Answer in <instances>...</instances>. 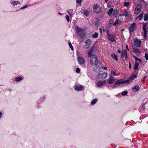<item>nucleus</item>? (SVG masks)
<instances>
[{
	"instance_id": "bb28decb",
	"label": "nucleus",
	"mask_w": 148,
	"mask_h": 148,
	"mask_svg": "<svg viewBox=\"0 0 148 148\" xmlns=\"http://www.w3.org/2000/svg\"><path fill=\"white\" fill-rule=\"evenodd\" d=\"M131 81L134 80V79L136 78V75H132L130 77H129Z\"/></svg>"
},
{
	"instance_id": "72a5a7b5",
	"label": "nucleus",
	"mask_w": 148,
	"mask_h": 148,
	"mask_svg": "<svg viewBox=\"0 0 148 148\" xmlns=\"http://www.w3.org/2000/svg\"><path fill=\"white\" fill-rule=\"evenodd\" d=\"M84 14L86 16H87L89 15V12L87 10H85L84 12Z\"/></svg>"
},
{
	"instance_id": "6ab92c4d",
	"label": "nucleus",
	"mask_w": 148,
	"mask_h": 148,
	"mask_svg": "<svg viewBox=\"0 0 148 148\" xmlns=\"http://www.w3.org/2000/svg\"><path fill=\"white\" fill-rule=\"evenodd\" d=\"M140 87L138 86H135L132 88V91L134 92L138 91Z\"/></svg>"
},
{
	"instance_id": "dca6fc26",
	"label": "nucleus",
	"mask_w": 148,
	"mask_h": 148,
	"mask_svg": "<svg viewBox=\"0 0 148 148\" xmlns=\"http://www.w3.org/2000/svg\"><path fill=\"white\" fill-rule=\"evenodd\" d=\"M115 78L114 77L110 76L109 78L108 84H111L114 83L115 81Z\"/></svg>"
},
{
	"instance_id": "2f4dec72",
	"label": "nucleus",
	"mask_w": 148,
	"mask_h": 148,
	"mask_svg": "<svg viewBox=\"0 0 148 148\" xmlns=\"http://www.w3.org/2000/svg\"><path fill=\"white\" fill-rule=\"evenodd\" d=\"M119 11L116 10H115L113 11V14L114 16H117L118 14L119 13Z\"/></svg>"
},
{
	"instance_id": "1a4fd4ad",
	"label": "nucleus",
	"mask_w": 148,
	"mask_h": 148,
	"mask_svg": "<svg viewBox=\"0 0 148 148\" xmlns=\"http://www.w3.org/2000/svg\"><path fill=\"white\" fill-rule=\"evenodd\" d=\"M91 40L89 39L86 40L85 42V45H84V48L86 49L88 48L90 46L91 43Z\"/></svg>"
},
{
	"instance_id": "f704fd0d",
	"label": "nucleus",
	"mask_w": 148,
	"mask_h": 148,
	"mask_svg": "<svg viewBox=\"0 0 148 148\" xmlns=\"http://www.w3.org/2000/svg\"><path fill=\"white\" fill-rule=\"evenodd\" d=\"M148 16L147 14H145L144 16V20L145 21H147L148 19Z\"/></svg>"
},
{
	"instance_id": "603ef678",
	"label": "nucleus",
	"mask_w": 148,
	"mask_h": 148,
	"mask_svg": "<svg viewBox=\"0 0 148 148\" xmlns=\"http://www.w3.org/2000/svg\"><path fill=\"white\" fill-rule=\"evenodd\" d=\"M117 52L119 53H121V51L120 50L118 49L117 50Z\"/></svg>"
},
{
	"instance_id": "bf43d9fd",
	"label": "nucleus",
	"mask_w": 148,
	"mask_h": 148,
	"mask_svg": "<svg viewBox=\"0 0 148 148\" xmlns=\"http://www.w3.org/2000/svg\"><path fill=\"white\" fill-rule=\"evenodd\" d=\"M140 2H143L144 1V0H139Z\"/></svg>"
},
{
	"instance_id": "79ce46f5",
	"label": "nucleus",
	"mask_w": 148,
	"mask_h": 148,
	"mask_svg": "<svg viewBox=\"0 0 148 148\" xmlns=\"http://www.w3.org/2000/svg\"><path fill=\"white\" fill-rule=\"evenodd\" d=\"M46 99V97L45 96H43L42 97H41L40 98V101H43L45 99Z\"/></svg>"
},
{
	"instance_id": "5701e85b",
	"label": "nucleus",
	"mask_w": 148,
	"mask_h": 148,
	"mask_svg": "<svg viewBox=\"0 0 148 148\" xmlns=\"http://www.w3.org/2000/svg\"><path fill=\"white\" fill-rule=\"evenodd\" d=\"M123 84V80L121 79L117 81L115 83V84L118 85Z\"/></svg>"
},
{
	"instance_id": "37998d69",
	"label": "nucleus",
	"mask_w": 148,
	"mask_h": 148,
	"mask_svg": "<svg viewBox=\"0 0 148 148\" xmlns=\"http://www.w3.org/2000/svg\"><path fill=\"white\" fill-rule=\"evenodd\" d=\"M27 5H24V6L21 7L20 8V9H23L26 8H27Z\"/></svg>"
},
{
	"instance_id": "6e6552de",
	"label": "nucleus",
	"mask_w": 148,
	"mask_h": 148,
	"mask_svg": "<svg viewBox=\"0 0 148 148\" xmlns=\"http://www.w3.org/2000/svg\"><path fill=\"white\" fill-rule=\"evenodd\" d=\"M77 60L79 64L80 65L83 64L85 63V59L82 57H78Z\"/></svg>"
},
{
	"instance_id": "473e14b6",
	"label": "nucleus",
	"mask_w": 148,
	"mask_h": 148,
	"mask_svg": "<svg viewBox=\"0 0 148 148\" xmlns=\"http://www.w3.org/2000/svg\"><path fill=\"white\" fill-rule=\"evenodd\" d=\"M143 14H140L138 16V18L140 21H141L143 18Z\"/></svg>"
},
{
	"instance_id": "3c124183",
	"label": "nucleus",
	"mask_w": 148,
	"mask_h": 148,
	"mask_svg": "<svg viewBox=\"0 0 148 148\" xmlns=\"http://www.w3.org/2000/svg\"><path fill=\"white\" fill-rule=\"evenodd\" d=\"M102 69H104V70H106L107 69V67H102Z\"/></svg>"
},
{
	"instance_id": "c9c22d12",
	"label": "nucleus",
	"mask_w": 148,
	"mask_h": 148,
	"mask_svg": "<svg viewBox=\"0 0 148 148\" xmlns=\"http://www.w3.org/2000/svg\"><path fill=\"white\" fill-rule=\"evenodd\" d=\"M119 20H116L114 23L113 24V25L114 26H116L117 24H119Z\"/></svg>"
},
{
	"instance_id": "f257e3e1",
	"label": "nucleus",
	"mask_w": 148,
	"mask_h": 148,
	"mask_svg": "<svg viewBox=\"0 0 148 148\" xmlns=\"http://www.w3.org/2000/svg\"><path fill=\"white\" fill-rule=\"evenodd\" d=\"M93 48H90L87 51L88 55L89 57L90 58V64L93 65H95L96 67L97 68L99 66L97 65L98 60L95 55L93 54L92 51Z\"/></svg>"
},
{
	"instance_id": "9b49d317",
	"label": "nucleus",
	"mask_w": 148,
	"mask_h": 148,
	"mask_svg": "<svg viewBox=\"0 0 148 148\" xmlns=\"http://www.w3.org/2000/svg\"><path fill=\"white\" fill-rule=\"evenodd\" d=\"M141 41L137 39L134 40V45L136 47H140L141 45Z\"/></svg>"
},
{
	"instance_id": "4468645a",
	"label": "nucleus",
	"mask_w": 148,
	"mask_h": 148,
	"mask_svg": "<svg viewBox=\"0 0 148 148\" xmlns=\"http://www.w3.org/2000/svg\"><path fill=\"white\" fill-rule=\"evenodd\" d=\"M105 81H98L96 85L98 87H101L102 86L105 85Z\"/></svg>"
},
{
	"instance_id": "4d7b16f0",
	"label": "nucleus",
	"mask_w": 148,
	"mask_h": 148,
	"mask_svg": "<svg viewBox=\"0 0 148 148\" xmlns=\"http://www.w3.org/2000/svg\"><path fill=\"white\" fill-rule=\"evenodd\" d=\"M145 103H144V104H143V106H142V108L143 109H145V106H144V105L145 104Z\"/></svg>"
},
{
	"instance_id": "aec40b11",
	"label": "nucleus",
	"mask_w": 148,
	"mask_h": 148,
	"mask_svg": "<svg viewBox=\"0 0 148 148\" xmlns=\"http://www.w3.org/2000/svg\"><path fill=\"white\" fill-rule=\"evenodd\" d=\"M23 79V78L21 76L17 77H16L14 79V81L16 82H20Z\"/></svg>"
},
{
	"instance_id": "39448f33",
	"label": "nucleus",
	"mask_w": 148,
	"mask_h": 148,
	"mask_svg": "<svg viewBox=\"0 0 148 148\" xmlns=\"http://www.w3.org/2000/svg\"><path fill=\"white\" fill-rule=\"evenodd\" d=\"M93 11L96 13H99L101 10V7L98 5H94L93 7Z\"/></svg>"
},
{
	"instance_id": "8fccbe9b",
	"label": "nucleus",
	"mask_w": 148,
	"mask_h": 148,
	"mask_svg": "<svg viewBox=\"0 0 148 148\" xmlns=\"http://www.w3.org/2000/svg\"><path fill=\"white\" fill-rule=\"evenodd\" d=\"M97 99H95L93 100L91 102H97Z\"/></svg>"
},
{
	"instance_id": "20e7f679",
	"label": "nucleus",
	"mask_w": 148,
	"mask_h": 148,
	"mask_svg": "<svg viewBox=\"0 0 148 148\" xmlns=\"http://www.w3.org/2000/svg\"><path fill=\"white\" fill-rule=\"evenodd\" d=\"M143 29L144 32V37H146V34H148V24L146 23L143 24Z\"/></svg>"
},
{
	"instance_id": "a18cd8bd",
	"label": "nucleus",
	"mask_w": 148,
	"mask_h": 148,
	"mask_svg": "<svg viewBox=\"0 0 148 148\" xmlns=\"http://www.w3.org/2000/svg\"><path fill=\"white\" fill-rule=\"evenodd\" d=\"M76 2L77 3L80 4L82 2V0H76Z\"/></svg>"
},
{
	"instance_id": "393cba45",
	"label": "nucleus",
	"mask_w": 148,
	"mask_h": 148,
	"mask_svg": "<svg viewBox=\"0 0 148 148\" xmlns=\"http://www.w3.org/2000/svg\"><path fill=\"white\" fill-rule=\"evenodd\" d=\"M99 35L98 33L95 32L93 35H92V37L94 38H96L98 37Z\"/></svg>"
},
{
	"instance_id": "cd10ccee",
	"label": "nucleus",
	"mask_w": 148,
	"mask_h": 148,
	"mask_svg": "<svg viewBox=\"0 0 148 148\" xmlns=\"http://www.w3.org/2000/svg\"><path fill=\"white\" fill-rule=\"evenodd\" d=\"M127 54V50H125L124 51L121 53V57L123 58L124 57V56Z\"/></svg>"
},
{
	"instance_id": "423d86ee",
	"label": "nucleus",
	"mask_w": 148,
	"mask_h": 148,
	"mask_svg": "<svg viewBox=\"0 0 148 148\" xmlns=\"http://www.w3.org/2000/svg\"><path fill=\"white\" fill-rule=\"evenodd\" d=\"M142 5L140 4L138 5L134 10V13L137 14H138L141 11V9Z\"/></svg>"
},
{
	"instance_id": "13d9d810",
	"label": "nucleus",
	"mask_w": 148,
	"mask_h": 148,
	"mask_svg": "<svg viewBox=\"0 0 148 148\" xmlns=\"http://www.w3.org/2000/svg\"><path fill=\"white\" fill-rule=\"evenodd\" d=\"M95 103L96 102H91V104L92 105H94L95 104Z\"/></svg>"
},
{
	"instance_id": "c85d7f7f",
	"label": "nucleus",
	"mask_w": 148,
	"mask_h": 148,
	"mask_svg": "<svg viewBox=\"0 0 148 148\" xmlns=\"http://www.w3.org/2000/svg\"><path fill=\"white\" fill-rule=\"evenodd\" d=\"M113 11V9L112 8H110L109 9V10L108 12V14L109 16L112 14V12Z\"/></svg>"
},
{
	"instance_id": "09e8293b",
	"label": "nucleus",
	"mask_w": 148,
	"mask_h": 148,
	"mask_svg": "<svg viewBox=\"0 0 148 148\" xmlns=\"http://www.w3.org/2000/svg\"><path fill=\"white\" fill-rule=\"evenodd\" d=\"M126 50H127V51H129V49H128V45H126Z\"/></svg>"
},
{
	"instance_id": "c03bdc74",
	"label": "nucleus",
	"mask_w": 148,
	"mask_h": 148,
	"mask_svg": "<svg viewBox=\"0 0 148 148\" xmlns=\"http://www.w3.org/2000/svg\"><path fill=\"white\" fill-rule=\"evenodd\" d=\"M145 57L147 60H148V54H147L145 53Z\"/></svg>"
},
{
	"instance_id": "a878e982",
	"label": "nucleus",
	"mask_w": 148,
	"mask_h": 148,
	"mask_svg": "<svg viewBox=\"0 0 148 148\" xmlns=\"http://www.w3.org/2000/svg\"><path fill=\"white\" fill-rule=\"evenodd\" d=\"M131 81L134 80V79L136 78V75H132L130 77H129Z\"/></svg>"
},
{
	"instance_id": "864d4df0",
	"label": "nucleus",
	"mask_w": 148,
	"mask_h": 148,
	"mask_svg": "<svg viewBox=\"0 0 148 148\" xmlns=\"http://www.w3.org/2000/svg\"><path fill=\"white\" fill-rule=\"evenodd\" d=\"M147 77V76H145L143 78V81H144L145 79Z\"/></svg>"
},
{
	"instance_id": "f03ea898",
	"label": "nucleus",
	"mask_w": 148,
	"mask_h": 148,
	"mask_svg": "<svg viewBox=\"0 0 148 148\" xmlns=\"http://www.w3.org/2000/svg\"><path fill=\"white\" fill-rule=\"evenodd\" d=\"M75 29L77 35L81 38H84L85 35V29L77 26Z\"/></svg>"
},
{
	"instance_id": "680f3d73",
	"label": "nucleus",
	"mask_w": 148,
	"mask_h": 148,
	"mask_svg": "<svg viewBox=\"0 0 148 148\" xmlns=\"http://www.w3.org/2000/svg\"><path fill=\"white\" fill-rule=\"evenodd\" d=\"M108 0H105V2L106 3Z\"/></svg>"
},
{
	"instance_id": "e433bc0d",
	"label": "nucleus",
	"mask_w": 148,
	"mask_h": 148,
	"mask_svg": "<svg viewBox=\"0 0 148 148\" xmlns=\"http://www.w3.org/2000/svg\"><path fill=\"white\" fill-rule=\"evenodd\" d=\"M69 45L70 48H71V50L72 51L73 50V47L71 43L70 42H69Z\"/></svg>"
},
{
	"instance_id": "9d476101",
	"label": "nucleus",
	"mask_w": 148,
	"mask_h": 148,
	"mask_svg": "<svg viewBox=\"0 0 148 148\" xmlns=\"http://www.w3.org/2000/svg\"><path fill=\"white\" fill-rule=\"evenodd\" d=\"M136 24L135 23L131 25L130 27L129 32H133L136 27Z\"/></svg>"
},
{
	"instance_id": "2eb2a0df",
	"label": "nucleus",
	"mask_w": 148,
	"mask_h": 148,
	"mask_svg": "<svg viewBox=\"0 0 148 148\" xmlns=\"http://www.w3.org/2000/svg\"><path fill=\"white\" fill-rule=\"evenodd\" d=\"M123 16L126 17H129L130 16L128 12L126 10L123 11L122 13L120 14L119 15V16Z\"/></svg>"
},
{
	"instance_id": "4c0bfd02",
	"label": "nucleus",
	"mask_w": 148,
	"mask_h": 148,
	"mask_svg": "<svg viewBox=\"0 0 148 148\" xmlns=\"http://www.w3.org/2000/svg\"><path fill=\"white\" fill-rule=\"evenodd\" d=\"M127 91H124L122 92V95L123 96H125L127 94Z\"/></svg>"
},
{
	"instance_id": "7ed1b4c3",
	"label": "nucleus",
	"mask_w": 148,
	"mask_h": 148,
	"mask_svg": "<svg viewBox=\"0 0 148 148\" xmlns=\"http://www.w3.org/2000/svg\"><path fill=\"white\" fill-rule=\"evenodd\" d=\"M134 58L135 60V62L134 65V69L135 70H137L138 68L139 64L141 60L135 56H134Z\"/></svg>"
},
{
	"instance_id": "5fc2aeb1",
	"label": "nucleus",
	"mask_w": 148,
	"mask_h": 148,
	"mask_svg": "<svg viewBox=\"0 0 148 148\" xmlns=\"http://www.w3.org/2000/svg\"><path fill=\"white\" fill-rule=\"evenodd\" d=\"M129 68H130V69H131V64H130V63H129Z\"/></svg>"
},
{
	"instance_id": "ea45409f",
	"label": "nucleus",
	"mask_w": 148,
	"mask_h": 148,
	"mask_svg": "<svg viewBox=\"0 0 148 148\" xmlns=\"http://www.w3.org/2000/svg\"><path fill=\"white\" fill-rule=\"evenodd\" d=\"M80 72V69L78 68H77L76 69V72L77 73H79Z\"/></svg>"
},
{
	"instance_id": "0eeeda50",
	"label": "nucleus",
	"mask_w": 148,
	"mask_h": 148,
	"mask_svg": "<svg viewBox=\"0 0 148 148\" xmlns=\"http://www.w3.org/2000/svg\"><path fill=\"white\" fill-rule=\"evenodd\" d=\"M108 74L105 72L99 73L97 76V78L101 79H103L106 78Z\"/></svg>"
},
{
	"instance_id": "f8f14e48",
	"label": "nucleus",
	"mask_w": 148,
	"mask_h": 148,
	"mask_svg": "<svg viewBox=\"0 0 148 148\" xmlns=\"http://www.w3.org/2000/svg\"><path fill=\"white\" fill-rule=\"evenodd\" d=\"M75 88L77 91H80L84 89V87L81 85H76L75 86Z\"/></svg>"
},
{
	"instance_id": "6e6d98bb",
	"label": "nucleus",
	"mask_w": 148,
	"mask_h": 148,
	"mask_svg": "<svg viewBox=\"0 0 148 148\" xmlns=\"http://www.w3.org/2000/svg\"><path fill=\"white\" fill-rule=\"evenodd\" d=\"M2 115V113L0 111V119L1 118Z\"/></svg>"
},
{
	"instance_id": "a19ab883",
	"label": "nucleus",
	"mask_w": 148,
	"mask_h": 148,
	"mask_svg": "<svg viewBox=\"0 0 148 148\" xmlns=\"http://www.w3.org/2000/svg\"><path fill=\"white\" fill-rule=\"evenodd\" d=\"M130 4V2H125V3L124 5L125 7H127Z\"/></svg>"
},
{
	"instance_id": "052dcab7",
	"label": "nucleus",
	"mask_w": 148,
	"mask_h": 148,
	"mask_svg": "<svg viewBox=\"0 0 148 148\" xmlns=\"http://www.w3.org/2000/svg\"><path fill=\"white\" fill-rule=\"evenodd\" d=\"M58 14L61 15H62V14L60 13H59Z\"/></svg>"
},
{
	"instance_id": "f3484780",
	"label": "nucleus",
	"mask_w": 148,
	"mask_h": 148,
	"mask_svg": "<svg viewBox=\"0 0 148 148\" xmlns=\"http://www.w3.org/2000/svg\"><path fill=\"white\" fill-rule=\"evenodd\" d=\"M133 52L137 56H139L140 54V51L138 49L133 48Z\"/></svg>"
},
{
	"instance_id": "a211bd4d",
	"label": "nucleus",
	"mask_w": 148,
	"mask_h": 148,
	"mask_svg": "<svg viewBox=\"0 0 148 148\" xmlns=\"http://www.w3.org/2000/svg\"><path fill=\"white\" fill-rule=\"evenodd\" d=\"M108 38L109 40H110L112 42H113L115 41L114 37L113 35L110 34L108 36Z\"/></svg>"
},
{
	"instance_id": "c756f323",
	"label": "nucleus",
	"mask_w": 148,
	"mask_h": 148,
	"mask_svg": "<svg viewBox=\"0 0 148 148\" xmlns=\"http://www.w3.org/2000/svg\"><path fill=\"white\" fill-rule=\"evenodd\" d=\"M131 81L130 79V78H129L127 79L125 81L123 80V84L124 83H128L129 84L130 83Z\"/></svg>"
},
{
	"instance_id": "ddd939ff",
	"label": "nucleus",
	"mask_w": 148,
	"mask_h": 148,
	"mask_svg": "<svg viewBox=\"0 0 148 148\" xmlns=\"http://www.w3.org/2000/svg\"><path fill=\"white\" fill-rule=\"evenodd\" d=\"M10 3L13 6H14L18 5H20L21 3L20 2L18 1H14L13 0H11Z\"/></svg>"
},
{
	"instance_id": "58836bf2",
	"label": "nucleus",
	"mask_w": 148,
	"mask_h": 148,
	"mask_svg": "<svg viewBox=\"0 0 148 148\" xmlns=\"http://www.w3.org/2000/svg\"><path fill=\"white\" fill-rule=\"evenodd\" d=\"M65 17L67 22H69V16L68 15H66Z\"/></svg>"
},
{
	"instance_id": "e2e57ef3",
	"label": "nucleus",
	"mask_w": 148,
	"mask_h": 148,
	"mask_svg": "<svg viewBox=\"0 0 148 148\" xmlns=\"http://www.w3.org/2000/svg\"><path fill=\"white\" fill-rule=\"evenodd\" d=\"M115 87V86H114L113 87V88H114Z\"/></svg>"
},
{
	"instance_id": "49530a36",
	"label": "nucleus",
	"mask_w": 148,
	"mask_h": 148,
	"mask_svg": "<svg viewBox=\"0 0 148 148\" xmlns=\"http://www.w3.org/2000/svg\"><path fill=\"white\" fill-rule=\"evenodd\" d=\"M106 34H107V35L108 36H109V35H110L109 34V30L108 29H106Z\"/></svg>"
},
{
	"instance_id": "de8ad7c7",
	"label": "nucleus",
	"mask_w": 148,
	"mask_h": 148,
	"mask_svg": "<svg viewBox=\"0 0 148 148\" xmlns=\"http://www.w3.org/2000/svg\"><path fill=\"white\" fill-rule=\"evenodd\" d=\"M124 56L125 58V59L126 60H127V59H128V56H127V54Z\"/></svg>"
},
{
	"instance_id": "4be33fe9",
	"label": "nucleus",
	"mask_w": 148,
	"mask_h": 148,
	"mask_svg": "<svg viewBox=\"0 0 148 148\" xmlns=\"http://www.w3.org/2000/svg\"><path fill=\"white\" fill-rule=\"evenodd\" d=\"M111 56L112 58L114 59V60H115L116 61H118V57L114 53H112V54L111 55Z\"/></svg>"
},
{
	"instance_id": "7c9ffc66",
	"label": "nucleus",
	"mask_w": 148,
	"mask_h": 148,
	"mask_svg": "<svg viewBox=\"0 0 148 148\" xmlns=\"http://www.w3.org/2000/svg\"><path fill=\"white\" fill-rule=\"evenodd\" d=\"M114 21V19H111L109 21L108 25L109 27H111L112 26L113 23Z\"/></svg>"
},
{
	"instance_id": "412c9836",
	"label": "nucleus",
	"mask_w": 148,
	"mask_h": 148,
	"mask_svg": "<svg viewBox=\"0 0 148 148\" xmlns=\"http://www.w3.org/2000/svg\"><path fill=\"white\" fill-rule=\"evenodd\" d=\"M73 9H70L67 11V12L71 17V18L72 17L73 14Z\"/></svg>"
},
{
	"instance_id": "b1692460",
	"label": "nucleus",
	"mask_w": 148,
	"mask_h": 148,
	"mask_svg": "<svg viewBox=\"0 0 148 148\" xmlns=\"http://www.w3.org/2000/svg\"><path fill=\"white\" fill-rule=\"evenodd\" d=\"M116 71L115 70L113 69L111 71V73L110 76H113L114 77V76H116L115 75V74L116 73Z\"/></svg>"
}]
</instances>
